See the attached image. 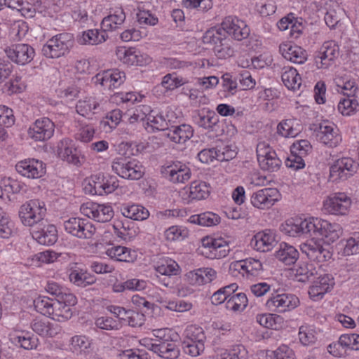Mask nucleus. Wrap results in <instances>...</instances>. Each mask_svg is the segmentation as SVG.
I'll list each match as a JSON object with an SVG mask.
<instances>
[{
    "instance_id": "f257e3e1",
    "label": "nucleus",
    "mask_w": 359,
    "mask_h": 359,
    "mask_svg": "<svg viewBox=\"0 0 359 359\" xmlns=\"http://www.w3.org/2000/svg\"><path fill=\"white\" fill-rule=\"evenodd\" d=\"M280 229L285 234L292 236H301L310 234L320 237L325 242L330 243L337 240L341 234V228L339 224L324 219H302V218L291 219L282 224Z\"/></svg>"
},
{
    "instance_id": "f03ea898",
    "label": "nucleus",
    "mask_w": 359,
    "mask_h": 359,
    "mask_svg": "<svg viewBox=\"0 0 359 359\" xmlns=\"http://www.w3.org/2000/svg\"><path fill=\"white\" fill-rule=\"evenodd\" d=\"M204 44L210 46L219 59L230 57L234 54L233 43L231 39L217 27L208 29L203 36Z\"/></svg>"
},
{
    "instance_id": "7ed1b4c3",
    "label": "nucleus",
    "mask_w": 359,
    "mask_h": 359,
    "mask_svg": "<svg viewBox=\"0 0 359 359\" xmlns=\"http://www.w3.org/2000/svg\"><path fill=\"white\" fill-rule=\"evenodd\" d=\"M46 214L45 203L38 199L30 200L23 204L19 211V217L25 226L34 227L38 224H45Z\"/></svg>"
},
{
    "instance_id": "20e7f679",
    "label": "nucleus",
    "mask_w": 359,
    "mask_h": 359,
    "mask_svg": "<svg viewBox=\"0 0 359 359\" xmlns=\"http://www.w3.org/2000/svg\"><path fill=\"white\" fill-rule=\"evenodd\" d=\"M113 171L119 177L129 180H137L144 175V170L140 162L130 156H120L111 163Z\"/></svg>"
},
{
    "instance_id": "39448f33",
    "label": "nucleus",
    "mask_w": 359,
    "mask_h": 359,
    "mask_svg": "<svg viewBox=\"0 0 359 359\" xmlns=\"http://www.w3.org/2000/svg\"><path fill=\"white\" fill-rule=\"evenodd\" d=\"M73 44V36L71 34H60L50 39L43 45L42 53L48 58H58L67 53Z\"/></svg>"
},
{
    "instance_id": "423d86ee",
    "label": "nucleus",
    "mask_w": 359,
    "mask_h": 359,
    "mask_svg": "<svg viewBox=\"0 0 359 359\" xmlns=\"http://www.w3.org/2000/svg\"><path fill=\"white\" fill-rule=\"evenodd\" d=\"M218 28L236 41L247 39L250 33V29L245 21L231 15L225 17Z\"/></svg>"
},
{
    "instance_id": "0eeeda50",
    "label": "nucleus",
    "mask_w": 359,
    "mask_h": 359,
    "mask_svg": "<svg viewBox=\"0 0 359 359\" xmlns=\"http://www.w3.org/2000/svg\"><path fill=\"white\" fill-rule=\"evenodd\" d=\"M65 231L79 238H91L95 233L94 225L86 219L72 217L64 222Z\"/></svg>"
},
{
    "instance_id": "6e6552de",
    "label": "nucleus",
    "mask_w": 359,
    "mask_h": 359,
    "mask_svg": "<svg viewBox=\"0 0 359 359\" xmlns=\"http://www.w3.org/2000/svg\"><path fill=\"white\" fill-rule=\"evenodd\" d=\"M357 168L358 163L352 158H339L330 168V179L333 182L346 180L356 172Z\"/></svg>"
},
{
    "instance_id": "1a4fd4ad",
    "label": "nucleus",
    "mask_w": 359,
    "mask_h": 359,
    "mask_svg": "<svg viewBox=\"0 0 359 359\" xmlns=\"http://www.w3.org/2000/svg\"><path fill=\"white\" fill-rule=\"evenodd\" d=\"M257 160L261 168L269 172L278 170L282 162L274 151L269 149L266 142H259L257 146Z\"/></svg>"
},
{
    "instance_id": "9d476101",
    "label": "nucleus",
    "mask_w": 359,
    "mask_h": 359,
    "mask_svg": "<svg viewBox=\"0 0 359 359\" xmlns=\"http://www.w3.org/2000/svg\"><path fill=\"white\" fill-rule=\"evenodd\" d=\"M83 215L98 222H107L114 216V211L110 205L95 203H86L81 206Z\"/></svg>"
},
{
    "instance_id": "9b49d317",
    "label": "nucleus",
    "mask_w": 359,
    "mask_h": 359,
    "mask_svg": "<svg viewBox=\"0 0 359 359\" xmlns=\"http://www.w3.org/2000/svg\"><path fill=\"white\" fill-rule=\"evenodd\" d=\"M339 48L334 41H325L321 46L317 55L315 57V62L318 69H327L339 57Z\"/></svg>"
},
{
    "instance_id": "f8f14e48",
    "label": "nucleus",
    "mask_w": 359,
    "mask_h": 359,
    "mask_svg": "<svg viewBox=\"0 0 359 359\" xmlns=\"http://www.w3.org/2000/svg\"><path fill=\"white\" fill-rule=\"evenodd\" d=\"M299 303V299L295 295L283 293L270 297L266 301V306L271 311L283 313L294 309Z\"/></svg>"
},
{
    "instance_id": "ddd939ff",
    "label": "nucleus",
    "mask_w": 359,
    "mask_h": 359,
    "mask_svg": "<svg viewBox=\"0 0 359 359\" xmlns=\"http://www.w3.org/2000/svg\"><path fill=\"white\" fill-rule=\"evenodd\" d=\"M7 57L19 65L29 63L34 57V48L28 44L18 43L12 45L5 49Z\"/></svg>"
},
{
    "instance_id": "4468645a",
    "label": "nucleus",
    "mask_w": 359,
    "mask_h": 359,
    "mask_svg": "<svg viewBox=\"0 0 359 359\" xmlns=\"http://www.w3.org/2000/svg\"><path fill=\"white\" fill-rule=\"evenodd\" d=\"M55 124L48 118L37 119L28 130L30 137L36 141H45L50 139L54 133Z\"/></svg>"
},
{
    "instance_id": "2eb2a0df",
    "label": "nucleus",
    "mask_w": 359,
    "mask_h": 359,
    "mask_svg": "<svg viewBox=\"0 0 359 359\" xmlns=\"http://www.w3.org/2000/svg\"><path fill=\"white\" fill-rule=\"evenodd\" d=\"M17 172L29 179H38L46 173V168L42 161L34 158L25 159L15 165Z\"/></svg>"
},
{
    "instance_id": "dca6fc26",
    "label": "nucleus",
    "mask_w": 359,
    "mask_h": 359,
    "mask_svg": "<svg viewBox=\"0 0 359 359\" xmlns=\"http://www.w3.org/2000/svg\"><path fill=\"white\" fill-rule=\"evenodd\" d=\"M317 137L320 142L330 147H336L341 141L337 127L328 121L320 124Z\"/></svg>"
},
{
    "instance_id": "f3484780",
    "label": "nucleus",
    "mask_w": 359,
    "mask_h": 359,
    "mask_svg": "<svg viewBox=\"0 0 359 359\" xmlns=\"http://www.w3.org/2000/svg\"><path fill=\"white\" fill-rule=\"evenodd\" d=\"M32 235L39 243L45 245L54 244L57 238L56 227L48 222L32 227Z\"/></svg>"
},
{
    "instance_id": "a211bd4d",
    "label": "nucleus",
    "mask_w": 359,
    "mask_h": 359,
    "mask_svg": "<svg viewBox=\"0 0 359 359\" xmlns=\"http://www.w3.org/2000/svg\"><path fill=\"white\" fill-rule=\"evenodd\" d=\"M279 195L276 189L265 188L254 193L251 196V203L255 208L267 209L273 205L278 201Z\"/></svg>"
},
{
    "instance_id": "6ab92c4d",
    "label": "nucleus",
    "mask_w": 359,
    "mask_h": 359,
    "mask_svg": "<svg viewBox=\"0 0 359 359\" xmlns=\"http://www.w3.org/2000/svg\"><path fill=\"white\" fill-rule=\"evenodd\" d=\"M301 250L302 253L306 255L309 259L319 263L326 262L332 257L329 250L313 241L302 244Z\"/></svg>"
},
{
    "instance_id": "aec40b11",
    "label": "nucleus",
    "mask_w": 359,
    "mask_h": 359,
    "mask_svg": "<svg viewBox=\"0 0 359 359\" xmlns=\"http://www.w3.org/2000/svg\"><path fill=\"white\" fill-rule=\"evenodd\" d=\"M351 201L344 193H337L330 196L324 206L330 214L345 215L350 208Z\"/></svg>"
},
{
    "instance_id": "412c9836",
    "label": "nucleus",
    "mask_w": 359,
    "mask_h": 359,
    "mask_svg": "<svg viewBox=\"0 0 359 359\" xmlns=\"http://www.w3.org/2000/svg\"><path fill=\"white\" fill-rule=\"evenodd\" d=\"M334 285V281L330 275L320 276L310 287L309 294L313 301H319L333 288Z\"/></svg>"
},
{
    "instance_id": "4be33fe9",
    "label": "nucleus",
    "mask_w": 359,
    "mask_h": 359,
    "mask_svg": "<svg viewBox=\"0 0 359 359\" xmlns=\"http://www.w3.org/2000/svg\"><path fill=\"white\" fill-rule=\"evenodd\" d=\"M202 245L208 248L213 259H221L226 257L229 252V243L222 238L205 237L202 239Z\"/></svg>"
},
{
    "instance_id": "5701e85b",
    "label": "nucleus",
    "mask_w": 359,
    "mask_h": 359,
    "mask_svg": "<svg viewBox=\"0 0 359 359\" xmlns=\"http://www.w3.org/2000/svg\"><path fill=\"white\" fill-rule=\"evenodd\" d=\"M162 174L172 183H184L191 177L190 169L184 164H174L161 170Z\"/></svg>"
},
{
    "instance_id": "b1692460",
    "label": "nucleus",
    "mask_w": 359,
    "mask_h": 359,
    "mask_svg": "<svg viewBox=\"0 0 359 359\" xmlns=\"http://www.w3.org/2000/svg\"><path fill=\"white\" fill-rule=\"evenodd\" d=\"M96 83L109 88H117L126 80V74L117 69H109L95 76Z\"/></svg>"
},
{
    "instance_id": "393cba45",
    "label": "nucleus",
    "mask_w": 359,
    "mask_h": 359,
    "mask_svg": "<svg viewBox=\"0 0 359 359\" xmlns=\"http://www.w3.org/2000/svg\"><path fill=\"white\" fill-rule=\"evenodd\" d=\"M58 156L67 163L80 165V152L74 147L72 141L69 139L62 140L57 144Z\"/></svg>"
},
{
    "instance_id": "a878e982",
    "label": "nucleus",
    "mask_w": 359,
    "mask_h": 359,
    "mask_svg": "<svg viewBox=\"0 0 359 359\" xmlns=\"http://www.w3.org/2000/svg\"><path fill=\"white\" fill-rule=\"evenodd\" d=\"M149 349L164 359H176L180 355L179 348L168 339L151 344Z\"/></svg>"
},
{
    "instance_id": "bb28decb",
    "label": "nucleus",
    "mask_w": 359,
    "mask_h": 359,
    "mask_svg": "<svg viewBox=\"0 0 359 359\" xmlns=\"http://www.w3.org/2000/svg\"><path fill=\"white\" fill-rule=\"evenodd\" d=\"M230 267L238 271L243 270L248 278L259 276L263 271L260 261L251 257L233 262Z\"/></svg>"
},
{
    "instance_id": "cd10ccee",
    "label": "nucleus",
    "mask_w": 359,
    "mask_h": 359,
    "mask_svg": "<svg viewBox=\"0 0 359 359\" xmlns=\"http://www.w3.org/2000/svg\"><path fill=\"white\" fill-rule=\"evenodd\" d=\"M280 52L284 58L295 64H303L307 60L306 50L297 45L281 44L280 46Z\"/></svg>"
},
{
    "instance_id": "c85d7f7f",
    "label": "nucleus",
    "mask_w": 359,
    "mask_h": 359,
    "mask_svg": "<svg viewBox=\"0 0 359 359\" xmlns=\"http://www.w3.org/2000/svg\"><path fill=\"white\" fill-rule=\"evenodd\" d=\"M193 134L194 130L189 125H171L166 133H164V136L175 143L182 144L189 140L193 136Z\"/></svg>"
},
{
    "instance_id": "c756f323",
    "label": "nucleus",
    "mask_w": 359,
    "mask_h": 359,
    "mask_svg": "<svg viewBox=\"0 0 359 359\" xmlns=\"http://www.w3.org/2000/svg\"><path fill=\"white\" fill-rule=\"evenodd\" d=\"M187 276L191 284L201 285L215 280L217 277V272L212 268H200L189 271Z\"/></svg>"
},
{
    "instance_id": "7c9ffc66",
    "label": "nucleus",
    "mask_w": 359,
    "mask_h": 359,
    "mask_svg": "<svg viewBox=\"0 0 359 359\" xmlns=\"http://www.w3.org/2000/svg\"><path fill=\"white\" fill-rule=\"evenodd\" d=\"M254 247L257 251L268 252L273 247L276 239L273 233L269 230H265L255 235L252 241Z\"/></svg>"
},
{
    "instance_id": "2f4dec72",
    "label": "nucleus",
    "mask_w": 359,
    "mask_h": 359,
    "mask_svg": "<svg viewBox=\"0 0 359 359\" xmlns=\"http://www.w3.org/2000/svg\"><path fill=\"white\" fill-rule=\"evenodd\" d=\"M196 123L208 131H217L219 128V116L212 111L200 113L194 118Z\"/></svg>"
},
{
    "instance_id": "473e14b6",
    "label": "nucleus",
    "mask_w": 359,
    "mask_h": 359,
    "mask_svg": "<svg viewBox=\"0 0 359 359\" xmlns=\"http://www.w3.org/2000/svg\"><path fill=\"white\" fill-rule=\"evenodd\" d=\"M116 55L120 61L128 65H142L140 51L134 48L118 47Z\"/></svg>"
},
{
    "instance_id": "72a5a7b5",
    "label": "nucleus",
    "mask_w": 359,
    "mask_h": 359,
    "mask_svg": "<svg viewBox=\"0 0 359 359\" xmlns=\"http://www.w3.org/2000/svg\"><path fill=\"white\" fill-rule=\"evenodd\" d=\"M276 257L286 265H291L296 262L299 257L297 250L285 243L280 244L278 250L276 252Z\"/></svg>"
},
{
    "instance_id": "f704fd0d",
    "label": "nucleus",
    "mask_w": 359,
    "mask_h": 359,
    "mask_svg": "<svg viewBox=\"0 0 359 359\" xmlns=\"http://www.w3.org/2000/svg\"><path fill=\"white\" fill-rule=\"evenodd\" d=\"M32 327L36 333L43 337H53L60 332L58 325H53L43 320H35L32 324Z\"/></svg>"
},
{
    "instance_id": "c9c22d12",
    "label": "nucleus",
    "mask_w": 359,
    "mask_h": 359,
    "mask_svg": "<svg viewBox=\"0 0 359 359\" xmlns=\"http://www.w3.org/2000/svg\"><path fill=\"white\" fill-rule=\"evenodd\" d=\"M337 346L341 347L344 350H359V334H342L338 341V343L334 345H329L328 351L330 353L334 354L332 350Z\"/></svg>"
},
{
    "instance_id": "e433bc0d",
    "label": "nucleus",
    "mask_w": 359,
    "mask_h": 359,
    "mask_svg": "<svg viewBox=\"0 0 359 359\" xmlns=\"http://www.w3.org/2000/svg\"><path fill=\"white\" fill-rule=\"evenodd\" d=\"M126 20V14L122 8L114 11L113 14L104 18L102 21V28L107 33L108 31H112L117 29Z\"/></svg>"
},
{
    "instance_id": "4c0bfd02",
    "label": "nucleus",
    "mask_w": 359,
    "mask_h": 359,
    "mask_svg": "<svg viewBox=\"0 0 359 359\" xmlns=\"http://www.w3.org/2000/svg\"><path fill=\"white\" fill-rule=\"evenodd\" d=\"M281 75L284 85L292 90H298L301 86L302 79L297 69L293 67H284Z\"/></svg>"
},
{
    "instance_id": "58836bf2",
    "label": "nucleus",
    "mask_w": 359,
    "mask_h": 359,
    "mask_svg": "<svg viewBox=\"0 0 359 359\" xmlns=\"http://www.w3.org/2000/svg\"><path fill=\"white\" fill-rule=\"evenodd\" d=\"M208 184L203 181H194L189 186V198L190 201L205 199L210 195Z\"/></svg>"
},
{
    "instance_id": "ea45409f",
    "label": "nucleus",
    "mask_w": 359,
    "mask_h": 359,
    "mask_svg": "<svg viewBox=\"0 0 359 359\" xmlns=\"http://www.w3.org/2000/svg\"><path fill=\"white\" fill-rule=\"evenodd\" d=\"M337 86V90L346 97H358L359 88L354 80L344 79L339 78L336 79Z\"/></svg>"
},
{
    "instance_id": "a19ab883",
    "label": "nucleus",
    "mask_w": 359,
    "mask_h": 359,
    "mask_svg": "<svg viewBox=\"0 0 359 359\" xmlns=\"http://www.w3.org/2000/svg\"><path fill=\"white\" fill-rule=\"evenodd\" d=\"M107 38L108 35L103 29L101 32L97 29H89L83 32L79 42L81 44L97 45L105 41Z\"/></svg>"
},
{
    "instance_id": "79ce46f5",
    "label": "nucleus",
    "mask_w": 359,
    "mask_h": 359,
    "mask_svg": "<svg viewBox=\"0 0 359 359\" xmlns=\"http://www.w3.org/2000/svg\"><path fill=\"white\" fill-rule=\"evenodd\" d=\"M143 126L146 130H148V128L150 127L153 131L154 130H162L164 133H166L171 123L170 121H167L163 115L153 111L151 116H148V121L146 123V126L144 123Z\"/></svg>"
},
{
    "instance_id": "37998d69",
    "label": "nucleus",
    "mask_w": 359,
    "mask_h": 359,
    "mask_svg": "<svg viewBox=\"0 0 359 359\" xmlns=\"http://www.w3.org/2000/svg\"><path fill=\"white\" fill-rule=\"evenodd\" d=\"M122 215L133 220H144L149 216V211L140 205L125 206L121 209Z\"/></svg>"
},
{
    "instance_id": "c03bdc74",
    "label": "nucleus",
    "mask_w": 359,
    "mask_h": 359,
    "mask_svg": "<svg viewBox=\"0 0 359 359\" xmlns=\"http://www.w3.org/2000/svg\"><path fill=\"white\" fill-rule=\"evenodd\" d=\"M299 132V126L294 120L287 119L277 126L278 134L285 138L294 137Z\"/></svg>"
},
{
    "instance_id": "a18cd8bd",
    "label": "nucleus",
    "mask_w": 359,
    "mask_h": 359,
    "mask_svg": "<svg viewBox=\"0 0 359 359\" xmlns=\"http://www.w3.org/2000/svg\"><path fill=\"white\" fill-rule=\"evenodd\" d=\"M248 298L245 293L240 292L233 294L225 303L227 310L238 312L243 311L248 306Z\"/></svg>"
},
{
    "instance_id": "49530a36",
    "label": "nucleus",
    "mask_w": 359,
    "mask_h": 359,
    "mask_svg": "<svg viewBox=\"0 0 359 359\" xmlns=\"http://www.w3.org/2000/svg\"><path fill=\"white\" fill-rule=\"evenodd\" d=\"M189 221L191 223L203 226H212L220 222V217L212 212H206L200 215H192L189 218Z\"/></svg>"
},
{
    "instance_id": "de8ad7c7",
    "label": "nucleus",
    "mask_w": 359,
    "mask_h": 359,
    "mask_svg": "<svg viewBox=\"0 0 359 359\" xmlns=\"http://www.w3.org/2000/svg\"><path fill=\"white\" fill-rule=\"evenodd\" d=\"M359 105L358 97H346L340 98L338 103V110L344 116L353 114Z\"/></svg>"
},
{
    "instance_id": "09e8293b",
    "label": "nucleus",
    "mask_w": 359,
    "mask_h": 359,
    "mask_svg": "<svg viewBox=\"0 0 359 359\" xmlns=\"http://www.w3.org/2000/svg\"><path fill=\"white\" fill-rule=\"evenodd\" d=\"M11 339L14 344L26 350L36 348L38 346L37 339L29 336L28 333L22 332L20 334L14 336Z\"/></svg>"
},
{
    "instance_id": "8fccbe9b",
    "label": "nucleus",
    "mask_w": 359,
    "mask_h": 359,
    "mask_svg": "<svg viewBox=\"0 0 359 359\" xmlns=\"http://www.w3.org/2000/svg\"><path fill=\"white\" fill-rule=\"evenodd\" d=\"M91 340L85 335L73 336L69 341L70 349L73 352L85 353L91 347Z\"/></svg>"
},
{
    "instance_id": "3c124183",
    "label": "nucleus",
    "mask_w": 359,
    "mask_h": 359,
    "mask_svg": "<svg viewBox=\"0 0 359 359\" xmlns=\"http://www.w3.org/2000/svg\"><path fill=\"white\" fill-rule=\"evenodd\" d=\"M55 302L47 297H39L34 299V306L38 312L50 317L53 313Z\"/></svg>"
},
{
    "instance_id": "603ef678",
    "label": "nucleus",
    "mask_w": 359,
    "mask_h": 359,
    "mask_svg": "<svg viewBox=\"0 0 359 359\" xmlns=\"http://www.w3.org/2000/svg\"><path fill=\"white\" fill-rule=\"evenodd\" d=\"M99 104L93 97H86L79 100L76 104V111L83 116L94 114L93 110L96 109Z\"/></svg>"
},
{
    "instance_id": "864d4df0",
    "label": "nucleus",
    "mask_w": 359,
    "mask_h": 359,
    "mask_svg": "<svg viewBox=\"0 0 359 359\" xmlns=\"http://www.w3.org/2000/svg\"><path fill=\"white\" fill-rule=\"evenodd\" d=\"M204 348L202 334L199 335V338L198 339H196V341H183L184 352L191 357L199 355L204 351Z\"/></svg>"
},
{
    "instance_id": "5fc2aeb1",
    "label": "nucleus",
    "mask_w": 359,
    "mask_h": 359,
    "mask_svg": "<svg viewBox=\"0 0 359 359\" xmlns=\"http://www.w3.org/2000/svg\"><path fill=\"white\" fill-rule=\"evenodd\" d=\"M72 316V311L69 307L55 302L53 313L50 317L57 321H65L69 319Z\"/></svg>"
},
{
    "instance_id": "6e6d98bb",
    "label": "nucleus",
    "mask_w": 359,
    "mask_h": 359,
    "mask_svg": "<svg viewBox=\"0 0 359 359\" xmlns=\"http://www.w3.org/2000/svg\"><path fill=\"white\" fill-rule=\"evenodd\" d=\"M318 270L311 263L300 264L296 269V275L299 276V281L304 282L309 280L311 277L317 275Z\"/></svg>"
},
{
    "instance_id": "4d7b16f0",
    "label": "nucleus",
    "mask_w": 359,
    "mask_h": 359,
    "mask_svg": "<svg viewBox=\"0 0 359 359\" xmlns=\"http://www.w3.org/2000/svg\"><path fill=\"white\" fill-rule=\"evenodd\" d=\"M84 189L92 195L102 196L104 191L102 187V180L100 175H95L90 177L87 184L85 185Z\"/></svg>"
},
{
    "instance_id": "13d9d810",
    "label": "nucleus",
    "mask_w": 359,
    "mask_h": 359,
    "mask_svg": "<svg viewBox=\"0 0 359 359\" xmlns=\"http://www.w3.org/2000/svg\"><path fill=\"white\" fill-rule=\"evenodd\" d=\"M107 255L119 262H130V250L123 246H116L107 250Z\"/></svg>"
},
{
    "instance_id": "bf43d9fd",
    "label": "nucleus",
    "mask_w": 359,
    "mask_h": 359,
    "mask_svg": "<svg viewBox=\"0 0 359 359\" xmlns=\"http://www.w3.org/2000/svg\"><path fill=\"white\" fill-rule=\"evenodd\" d=\"M268 358L269 359H295V355L292 348L283 344L272 351L271 355H268Z\"/></svg>"
},
{
    "instance_id": "052dcab7",
    "label": "nucleus",
    "mask_w": 359,
    "mask_h": 359,
    "mask_svg": "<svg viewBox=\"0 0 359 359\" xmlns=\"http://www.w3.org/2000/svg\"><path fill=\"white\" fill-rule=\"evenodd\" d=\"M298 334L299 341L304 346L312 345L316 341L314 331L307 326H301Z\"/></svg>"
},
{
    "instance_id": "680f3d73",
    "label": "nucleus",
    "mask_w": 359,
    "mask_h": 359,
    "mask_svg": "<svg viewBox=\"0 0 359 359\" xmlns=\"http://www.w3.org/2000/svg\"><path fill=\"white\" fill-rule=\"evenodd\" d=\"M358 253H359V233H354L347 239L344 248V255L349 256Z\"/></svg>"
},
{
    "instance_id": "e2e57ef3",
    "label": "nucleus",
    "mask_w": 359,
    "mask_h": 359,
    "mask_svg": "<svg viewBox=\"0 0 359 359\" xmlns=\"http://www.w3.org/2000/svg\"><path fill=\"white\" fill-rule=\"evenodd\" d=\"M179 269L178 264L173 261L166 262L156 267V271L161 276L176 275Z\"/></svg>"
},
{
    "instance_id": "0e129e2a",
    "label": "nucleus",
    "mask_w": 359,
    "mask_h": 359,
    "mask_svg": "<svg viewBox=\"0 0 359 359\" xmlns=\"http://www.w3.org/2000/svg\"><path fill=\"white\" fill-rule=\"evenodd\" d=\"M15 123L13 110L6 106H0V125L4 127H11Z\"/></svg>"
},
{
    "instance_id": "69168bd1",
    "label": "nucleus",
    "mask_w": 359,
    "mask_h": 359,
    "mask_svg": "<svg viewBox=\"0 0 359 359\" xmlns=\"http://www.w3.org/2000/svg\"><path fill=\"white\" fill-rule=\"evenodd\" d=\"M165 236L170 241H174L180 238L184 239L188 236V231L182 229L177 226H172L165 231Z\"/></svg>"
},
{
    "instance_id": "338daca9",
    "label": "nucleus",
    "mask_w": 359,
    "mask_h": 359,
    "mask_svg": "<svg viewBox=\"0 0 359 359\" xmlns=\"http://www.w3.org/2000/svg\"><path fill=\"white\" fill-rule=\"evenodd\" d=\"M136 18L140 25L154 26L158 22V18L149 11L139 10L136 14Z\"/></svg>"
},
{
    "instance_id": "774afa93",
    "label": "nucleus",
    "mask_w": 359,
    "mask_h": 359,
    "mask_svg": "<svg viewBox=\"0 0 359 359\" xmlns=\"http://www.w3.org/2000/svg\"><path fill=\"white\" fill-rule=\"evenodd\" d=\"M222 359H247V351L242 345H236L228 353H224Z\"/></svg>"
}]
</instances>
